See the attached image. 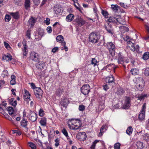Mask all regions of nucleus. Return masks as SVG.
Wrapping results in <instances>:
<instances>
[{
    "instance_id": "f257e3e1",
    "label": "nucleus",
    "mask_w": 149,
    "mask_h": 149,
    "mask_svg": "<svg viewBox=\"0 0 149 149\" xmlns=\"http://www.w3.org/2000/svg\"><path fill=\"white\" fill-rule=\"evenodd\" d=\"M81 125V121L79 120L72 119L69 121L68 126L70 129L77 130Z\"/></svg>"
},
{
    "instance_id": "f03ea898",
    "label": "nucleus",
    "mask_w": 149,
    "mask_h": 149,
    "mask_svg": "<svg viewBox=\"0 0 149 149\" xmlns=\"http://www.w3.org/2000/svg\"><path fill=\"white\" fill-rule=\"evenodd\" d=\"M144 82L141 78H137L135 82V86L139 90L142 91L144 86Z\"/></svg>"
},
{
    "instance_id": "7ed1b4c3",
    "label": "nucleus",
    "mask_w": 149,
    "mask_h": 149,
    "mask_svg": "<svg viewBox=\"0 0 149 149\" xmlns=\"http://www.w3.org/2000/svg\"><path fill=\"white\" fill-rule=\"evenodd\" d=\"M100 39V36L94 32L91 33L89 35V40L92 43L97 42Z\"/></svg>"
},
{
    "instance_id": "20e7f679",
    "label": "nucleus",
    "mask_w": 149,
    "mask_h": 149,
    "mask_svg": "<svg viewBox=\"0 0 149 149\" xmlns=\"http://www.w3.org/2000/svg\"><path fill=\"white\" fill-rule=\"evenodd\" d=\"M82 93L86 95L88 94L90 91V87L88 84L83 85L81 88Z\"/></svg>"
},
{
    "instance_id": "39448f33",
    "label": "nucleus",
    "mask_w": 149,
    "mask_h": 149,
    "mask_svg": "<svg viewBox=\"0 0 149 149\" xmlns=\"http://www.w3.org/2000/svg\"><path fill=\"white\" fill-rule=\"evenodd\" d=\"M29 119L32 122L35 121L37 118V115L33 111H30L27 116Z\"/></svg>"
},
{
    "instance_id": "423d86ee",
    "label": "nucleus",
    "mask_w": 149,
    "mask_h": 149,
    "mask_svg": "<svg viewBox=\"0 0 149 149\" xmlns=\"http://www.w3.org/2000/svg\"><path fill=\"white\" fill-rule=\"evenodd\" d=\"M77 138L80 141H84L85 140L86 137V134L85 132H79L77 134Z\"/></svg>"
},
{
    "instance_id": "0eeeda50",
    "label": "nucleus",
    "mask_w": 149,
    "mask_h": 149,
    "mask_svg": "<svg viewBox=\"0 0 149 149\" xmlns=\"http://www.w3.org/2000/svg\"><path fill=\"white\" fill-rule=\"evenodd\" d=\"M39 56L37 53L33 52H31L30 54V59L35 62L37 61L38 60Z\"/></svg>"
},
{
    "instance_id": "6e6552de",
    "label": "nucleus",
    "mask_w": 149,
    "mask_h": 149,
    "mask_svg": "<svg viewBox=\"0 0 149 149\" xmlns=\"http://www.w3.org/2000/svg\"><path fill=\"white\" fill-rule=\"evenodd\" d=\"M109 47V52L111 55H113L115 54V45L112 43L110 42L108 44Z\"/></svg>"
},
{
    "instance_id": "1a4fd4ad",
    "label": "nucleus",
    "mask_w": 149,
    "mask_h": 149,
    "mask_svg": "<svg viewBox=\"0 0 149 149\" xmlns=\"http://www.w3.org/2000/svg\"><path fill=\"white\" fill-rule=\"evenodd\" d=\"M130 98V97H127L125 100V102L123 108V109H128L131 105Z\"/></svg>"
},
{
    "instance_id": "9d476101",
    "label": "nucleus",
    "mask_w": 149,
    "mask_h": 149,
    "mask_svg": "<svg viewBox=\"0 0 149 149\" xmlns=\"http://www.w3.org/2000/svg\"><path fill=\"white\" fill-rule=\"evenodd\" d=\"M121 53L118 54V63L121 64L123 65L125 68L126 67L125 65L124 64V57L121 54Z\"/></svg>"
},
{
    "instance_id": "9b49d317",
    "label": "nucleus",
    "mask_w": 149,
    "mask_h": 149,
    "mask_svg": "<svg viewBox=\"0 0 149 149\" xmlns=\"http://www.w3.org/2000/svg\"><path fill=\"white\" fill-rule=\"evenodd\" d=\"M105 28L108 33L113 34L114 33V31L111 25L109 24L107 26H105Z\"/></svg>"
},
{
    "instance_id": "f8f14e48",
    "label": "nucleus",
    "mask_w": 149,
    "mask_h": 149,
    "mask_svg": "<svg viewBox=\"0 0 149 149\" xmlns=\"http://www.w3.org/2000/svg\"><path fill=\"white\" fill-rule=\"evenodd\" d=\"M69 103V99L68 98H65L61 100L60 104L64 107H66Z\"/></svg>"
},
{
    "instance_id": "ddd939ff",
    "label": "nucleus",
    "mask_w": 149,
    "mask_h": 149,
    "mask_svg": "<svg viewBox=\"0 0 149 149\" xmlns=\"http://www.w3.org/2000/svg\"><path fill=\"white\" fill-rule=\"evenodd\" d=\"M77 24L79 26H81L85 23V21L81 18L78 17L76 19Z\"/></svg>"
},
{
    "instance_id": "4468645a",
    "label": "nucleus",
    "mask_w": 149,
    "mask_h": 149,
    "mask_svg": "<svg viewBox=\"0 0 149 149\" xmlns=\"http://www.w3.org/2000/svg\"><path fill=\"white\" fill-rule=\"evenodd\" d=\"M23 45L24 46V48L22 50L23 55L24 56H26L27 54V46L26 45L25 41H23L22 42Z\"/></svg>"
},
{
    "instance_id": "2eb2a0df",
    "label": "nucleus",
    "mask_w": 149,
    "mask_h": 149,
    "mask_svg": "<svg viewBox=\"0 0 149 149\" xmlns=\"http://www.w3.org/2000/svg\"><path fill=\"white\" fill-rule=\"evenodd\" d=\"M2 58L3 60H6V61L9 60L11 61L13 59L12 56L8 53L6 55H3Z\"/></svg>"
},
{
    "instance_id": "dca6fc26",
    "label": "nucleus",
    "mask_w": 149,
    "mask_h": 149,
    "mask_svg": "<svg viewBox=\"0 0 149 149\" xmlns=\"http://www.w3.org/2000/svg\"><path fill=\"white\" fill-rule=\"evenodd\" d=\"M135 45L130 41L127 42V46L133 51H135Z\"/></svg>"
},
{
    "instance_id": "f3484780",
    "label": "nucleus",
    "mask_w": 149,
    "mask_h": 149,
    "mask_svg": "<svg viewBox=\"0 0 149 149\" xmlns=\"http://www.w3.org/2000/svg\"><path fill=\"white\" fill-rule=\"evenodd\" d=\"M36 65L37 68L41 69L45 66V64L43 61H39L36 63Z\"/></svg>"
},
{
    "instance_id": "a211bd4d",
    "label": "nucleus",
    "mask_w": 149,
    "mask_h": 149,
    "mask_svg": "<svg viewBox=\"0 0 149 149\" xmlns=\"http://www.w3.org/2000/svg\"><path fill=\"white\" fill-rule=\"evenodd\" d=\"M10 14L15 19H17L19 18V15L18 12H16L15 13H10Z\"/></svg>"
},
{
    "instance_id": "6ab92c4d",
    "label": "nucleus",
    "mask_w": 149,
    "mask_h": 149,
    "mask_svg": "<svg viewBox=\"0 0 149 149\" xmlns=\"http://www.w3.org/2000/svg\"><path fill=\"white\" fill-rule=\"evenodd\" d=\"M116 24H117V22H118L120 24H122L123 25L124 24H125L124 21L123 20L121 17L120 16H118L116 17Z\"/></svg>"
},
{
    "instance_id": "aec40b11",
    "label": "nucleus",
    "mask_w": 149,
    "mask_h": 149,
    "mask_svg": "<svg viewBox=\"0 0 149 149\" xmlns=\"http://www.w3.org/2000/svg\"><path fill=\"white\" fill-rule=\"evenodd\" d=\"M9 102L10 104L15 107L17 104V101L15 100L14 98H13L9 100Z\"/></svg>"
},
{
    "instance_id": "412c9836",
    "label": "nucleus",
    "mask_w": 149,
    "mask_h": 149,
    "mask_svg": "<svg viewBox=\"0 0 149 149\" xmlns=\"http://www.w3.org/2000/svg\"><path fill=\"white\" fill-rule=\"evenodd\" d=\"M74 19V16L72 14H70L66 17V20L68 22H70L72 21Z\"/></svg>"
},
{
    "instance_id": "4be33fe9",
    "label": "nucleus",
    "mask_w": 149,
    "mask_h": 149,
    "mask_svg": "<svg viewBox=\"0 0 149 149\" xmlns=\"http://www.w3.org/2000/svg\"><path fill=\"white\" fill-rule=\"evenodd\" d=\"M145 117V112L143 111H141L139 116V118L140 120H144Z\"/></svg>"
},
{
    "instance_id": "5701e85b",
    "label": "nucleus",
    "mask_w": 149,
    "mask_h": 149,
    "mask_svg": "<svg viewBox=\"0 0 149 149\" xmlns=\"http://www.w3.org/2000/svg\"><path fill=\"white\" fill-rule=\"evenodd\" d=\"M116 17H110L107 19V20L110 23H112L114 24H116Z\"/></svg>"
},
{
    "instance_id": "b1692460",
    "label": "nucleus",
    "mask_w": 149,
    "mask_h": 149,
    "mask_svg": "<svg viewBox=\"0 0 149 149\" xmlns=\"http://www.w3.org/2000/svg\"><path fill=\"white\" fill-rule=\"evenodd\" d=\"M28 122L27 120H22L20 122L21 125L23 127L27 128Z\"/></svg>"
},
{
    "instance_id": "393cba45",
    "label": "nucleus",
    "mask_w": 149,
    "mask_h": 149,
    "mask_svg": "<svg viewBox=\"0 0 149 149\" xmlns=\"http://www.w3.org/2000/svg\"><path fill=\"white\" fill-rule=\"evenodd\" d=\"M36 20L34 19L33 17L30 18L28 21V24L31 26L33 25L36 22Z\"/></svg>"
},
{
    "instance_id": "a878e982",
    "label": "nucleus",
    "mask_w": 149,
    "mask_h": 149,
    "mask_svg": "<svg viewBox=\"0 0 149 149\" xmlns=\"http://www.w3.org/2000/svg\"><path fill=\"white\" fill-rule=\"evenodd\" d=\"M131 72L132 75H135L138 74L139 71L135 68H133L131 70Z\"/></svg>"
},
{
    "instance_id": "bb28decb",
    "label": "nucleus",
    "mask_w": 149,
    "mask_h": 149,
    "mask_svg": "<svg viewBox=\"0 0 149 149\" xmlns=\"http://www.w3.org/2000/svg\"><path fill=\"white\" fill-rule=\"evenodd\" d=\"M136 146L138 149H142L144 147L143 143L140 141L137 142Z\"/></svg>"
},
{
    "instance_id": "cd10ccee",
    "label": "nucleus",
    "mask_w": 149,
    "mask_h": 149,
    "mask_svg": "<svg viewBox=\"0 0 149 149\" xmlns=\"http://www.w3.org/2000/svg\"><path fill=\"white\" fill-rule=\"evenodd\" d=\"M142 58L145 60L148 59L149 58V52H147L144 53L143 56Z\"/></svg>"
},
{
    "instance_id": "c85d7f7f",
    "label": "nucleus",
    "mask_w": 149,
    "mask_h": 149,
    "mask_svg": "<svg viewBox=\"0 0 149 149\" xmlns=\"http://www.w3.org/2000/svg\"><path fill=\"white\" fill-rule=\"evenodd\" d=\"M91 64L93 65V66H95V65H98V62L95 58H92Z\"/></svg>"
},
{
    "instance_id": "c756f323",
    "label": "nucleus",
    "mask_w": 149,
    "mask_h": 149,
    "mask_svg": "<svg viewBox=\"0 0 149 149\" xmlns=\"http://www.w3.org/2000/svg\"><path fill=\"white\" fill-rule=\"evenodd\" d=\"M125 93L124 91L123 88H118L117 89V93L119 95H122Z\"/></svg>"
},
{
    "instance_id": "7c9ffc66",
    "label": "nucleus",
    "mask_w": 149,
    "mask_h": 149,
    "mask_svg": "<svg viewBox=\"0 0 149 149\" xmlns=\"http://www.w3.org/2000/svg\"><path fill=\"white\" fill-rule=\"evenodd\" d=\"M63 37L61 35H58L56 38V40L58 42H61L63 41Z\"/></svg>"
},
{
    "instance_id": "2f4dec72",
    "label": "nucleus",
    "mask_w": 149,
    "mask_h": 149,
    "mask_svg": "<svg viewBox=\"0 0 149 149\" xmlns=\"http://www.w3.org/2000/svg\"><path fill=\"white\" fill-rule=\"evenodd\" d=\"M132 127L130 126L127 128L126 130V132L128 135H130L132 133Z\"/></svg>"
},
{
    "instance_id": "473e14b6",
    "label": "nucleus",
    "mask_w": 149,
    "mask_h": 149,
    "mask_svg": "<svg viewBox=\"0 0 149 149\" xmlns=\"http://www.w3.org/2000/svg\"><path fill=\"white\" fill-rule=\"evenodd\" d=\"M111 8L115 12H117L119 8V7L117 5H111Z\"/></svg>"
},
{
    "instance_id": "72a5a7b5",
    "label": "nucleus",
    "mask_w": 149,
    "mask_h": 149,
    "mask_svg": "<svg viewBox=\"0 0 149 149\" xmlns=\"http://www.w3.org/2000/svg\"><path fill=\"white\" fill-rule=\"evenodd\" d=\"M34 93H40V95L42 94V91L40 88H37L34 90Z\"/></svg>"
},
{
    "instance_id": "f704fd0d",
    "label": "nucleus",
    "mask_w": 149,
    "mask_h": 149,
    "mask_svg": "<svg viewBox=\"0 0 149 149\" xmlns=\"http://www.w3.org/2000/svg\"><path fill=\"white\" fill-rule=\"evenodd\" d=\"M41 125L43 126H45L46 123V119L45 118H42L40 121Z\"/></svg>"
},
{
    "instance_id": "c9c22d12",
    "label": "nucleus",
    "mask_w": 149,
    "mask_h": 149,
    "mask_svg": "<svg viewBox=\"0 0 149 149\" xmlns=\"http://www.w3.org/2000/svg\"><path fill=\"white\" fill-rule=\"evenodd\" d=\"M25 7L26 9H27L30 7V0H25Z\"/></svg>"
},
{
    "instance_id": "e433bc0d",
    "label": "nucleus",
    "mask_w": 149,
    "mask_h": 149,
    "mask_svg": "<svg viewBox=\"0 0 149 149\" xmlns=\"http://www.w3.org/2000/svg\"><path fill=\"white\" fill-rule=\"evenodd\" d=\"M100 140H95L93 143L92 145L90 147V149H95L96 144Z\"/></svg>"
},
{
    "instance_id": "4c0bfd02",
    "label": "nucleus",
    "mask_w": 149,
    "mask_h": 149,
    "mask_svg": "<svg viewBox=\"0 0 149 149\" xmlns=\"http://www.w3.org/2000/svg\"><path fill=\"white\" fill-rule=\"evenodd\" d=\"M108 79V83L109 84L113 82L114 81L113 76L112 75H111L109 77Z\"/></svg>"
},
{
    "instance_id": "58836bf2",
    "label": "nucleus",
    "mask_w": 149,
    "mask_h": 149,
    "mask_svg": "<svg viewBox=\"0 0 149 149\" xmlns=\"http://www.w3.org/2000/svg\"><path fill=\"white\" fill-rule=\"evenodd\" d=\"M8 113L10 115H12L14 113V109L12 107H8Z\"/></svg>"
},
{
    "instance_id": "ea45409f",
    "label": "nucleus",
    "mask_w": 149,
    "mask_h": 149,
    "mask_svg": "<svg viewBox=\"0 0 149 149\" xmlns=\"http://www.w3.org/2000/svg\"><path fill=\"white\" fill-rule=\"evenodd\" d=\"M102 13L105 18H107L108 17L109 14L107 11L102 10Z\"/></svg>"
},
{
    "instance_id": "a19ab883",
    "label": "nucleus",
    "mask_w": 149,
    "mask_h": 149,
    "mask_svg": "<svg viewBox=\"0 0 149 149\" xmlns=\"http://www.w3.org/2000/svg\"><path fill=\"white\" fill-rule=\"evenodd\" d=\"M62 132L63 134L68 139V137H69L68 136V132L65 129V128H63L62 130Z\"/></svg>"
},
{
    "instance_id": "79ce46f5",
    "label": "nucleus",
    "mask_w": 149,
    "mask_h": 149,
    "mask_svg": "<svg viewBox=\"0 0 149 149\" xmlns=\"http://www.w3.org/2000/svg\"><path fill=\"white\" fill-rule=\"evenodd\" d=\"M28 143L29 145V146L32 149H36V146L33 143L31 142H29Z\"/></svg>"
},
{
    "instance_id": "37998d69",
    "label": "nucleus",
    "mask_w": 149,
    "mask_h": 149,
    "mask_svg": "<svg viewBox=\"0 0 149 149\" xmlns=\"http://www.w3.org/2000/svg\"><path fill=\"white\" fill-rule=\"evenodd\" d=\"M54 11L55 13L57 14L61 12V10L60 8L55 7L54 9Z\"/></svg>"
},
{
    "instance_id": "c03bdc74",
    "label": "nucleus",
    "mask_w": 149,
    "mask_h": 149,
    "mask_svg": "<svg viewBox=\"0 0 149 149\" xmlns=\"http://www.w3.org/2000/svg\"><path fill=\"white\" fill-rule=\"evenodd\" d=\"M11 19V17L8 15H6L5 16V21L7 22H9Z\"/></svg>"
},
{
    "instance_id": "a18cd8bd",
    "label": "nucleus",
    "mask_w": 149,
    "mask_h": 149,
    "mask_svg": "<svg viewBox=\"0 0 149 149\" xmlns=\"http://www.w3.org/2000/svg\"><path fill=\"white\" fill-rule=\"evenodd\" d=\"M144 140L146 141H149V134H144L143 136Z\"/></svg>"
},
{
    "instance_id": "49530a36",
    "label": "nucleus",
    "mask_w": 149,
    "mask_h": 149,
    "mask_svg": "<svg viewBox=\"0 0 149 149\" xmlns=\"http://www.w3.org/2000/svg\"><path fill=\"white\" fill-rule=\"evenodd\" d=\"M147 97V95L146 94L141 95L139 96L138 97V99L140 100H143L144 98Z\"/></svg>"
},
{
    "instance_id": "de8ad7c7",
    "label": "nucleus",
    "mask_w": 149,
    "mask_h": 149,
    "mask_svg": "<svg viewBox=\"0 0 149 149\" xmlns=\"http://www.w3.org/2000/svg\"><path fill=\"white\" fill-rule=\"evenodd\" d=\"M120 144L119 143H117L114 145V148L115 149H120Z\"/></svg>"
},
{
    "instance_id": "09e8293b",
    "label": "nucleus",
    "mask_w": 149,
    "mask_h": 149,
    "mask_svg": "<svg viewBox=\"0 0 149 149\" xmlns=\"http://www.w3.org/2000/svg\"><path fill=\"white\" fill-rule=\"evenodd\" d=\"M144 74L146 76H149V67L146 68L145 70Z\"/></svg>"
},
{
    "instance_id": "8fccbe9b",
    "label": "nucleus",
    "mask_w": 149,
    "mask_h": 149,
    "mask_svg": "<svg viewBox=\"0 0 149 149\" xmlns=\"http://www.w3.org/2000/svg\"><path fill=\"white\" fill-rule=\"evenodd\" d=\"M12 132L13 133L15 134L16 133V135H20L21 134V133L20 131L17 130H14L12 131Z\"/></svg>"
},
{
    "instance_id": "3c124183",
    "label": "nucleus",
    "mask_w": 149,
    "mask_h": 149,
    "mask_svg": "<svg viewBox=\"0 0 149 149\" xmlns=\"http://www.w3.org/2000/svg\"><path fill=\"white\" fill-rule=\"evenodd\" d=\"M85 107L83 105H80L79 107V109L80 111H83L84 110Z\"/></svg>"
},
{
    "instance_id": "603ef678",
    "label": "nucleus",
    "mask_w": 149,
    "mask_h": 149,
    "mask_svg": "<svg viewBox=\"0 0 149 149\" xmlns=\"http://www.w3.org/2000/svg\"><path fill=\"white\" fill-rule=\"evenodd\" d=\"M119 28L120 29H124L125 30V31H125H129V29L127 27H126L125 26H120V27H119Z\"/></svg>"
},
{
    "instance_id": "864d4df0",
    "label": "nucleus",
    "mask_w": 149,
    "mask_h": 149,
    "mask_svg": "<svg viewBox=\"0 0 149 149\" xmlns=\"http://www.w3.org/2000/svg\"><path fill=\"white\" fill-rule=\"evenodd\" d=\"M8 75V73L7 70H4L3 71L2 75V76L3 75V77H4L5 76H7Z\"/></svg>"
},
{
    "instance_id": "5fc2aeb1",
    "label": "nucleus",
    "mask_w": 149,
    "mask_h": 149,
    "mask_svg": "<svg viewBox=\"0 0 149 149\" xmlns=\"http://www.w3.org/2000/svg\"><path fill=\"white\" fill-rule=\"evenodd\" d=\"M55 141L56 142L55 143V146H56V147H58L59 144V139L58 138H56L55 139Z\"/></svg>"
},
{
    "instance_id": "6e6d98bb",
    "label": "nucleus",
    "mask_w": 149,
    "mask_h": 149,
    "mask_svg": "<svg viewBox=\"0 0 149 149\" xmlns=\"http://www.w3.org/2000/svg\"><path fill=\"white\" fill-rule=\"evenodd\" d=\"M39 115L40 116H43L44 115V111L42 109H40L39 112Z\"/></svg>"
},
{
    "instance_id": "4d7b16f0",
    "label": "nucleus",
    "mask_w": 149,
    "mask_h": 149,
    "mask_svg": "<svg viewBox=\"0 0 149 149\" xmlns=\"http://www.w3.org/2000/svg\"><path fill=\"white\" fill-rule=\"evenodd\" d=\"M4 44L5 47L8 49L10 48V47L9 44L6 42H4Z\"/></svg>"
},
{
    "instance_id": "13d9d810",
    "label": "nucleus",
    "mask_w": 149,
    "mask_h": 149,
    "mask_svg": "<svg viewBox=\"0 0 149 149\" xmlns=\"http://www.w3.org/2000/svg\"><path fill=\"white\" fill-rule=\"evenodd\" d=\"M26 36L29 38H31V32L30 30H28L26 32Z\"/></svg>"
},
{
    "instance_id": "bf43d9fd",
    "label": "nucleus",
    "mask_w": 149,
    "mask_h": 149,
    "mask_svg": "<svg viewBox=\"0 0 149 149\" xmlns=\"http://www.w3.org/2000/svg\"><path fill=\"white\" fill-rule=\"evenodd\" d=\"M14 1L15 4L19 5H21V0H15Z\"/></svg>"
},
{
    "instance_id": "052dcab7",
    "label": "nucleus",
    "mask_w": 149,
    "mask_h": 149,
    "mask_svg": "<svg viewBox=\"0 0 149 149\" xmlns=\"http://www.w3.org/2000/svg\"><path fill=\"white\" fill-rule=\"evenodd\" d=\"M47 32L49 33H51L52 31V29L51 26H48L46 29Z\"/></svg>"
},
{
    "instance_id": "680f3d73",
    "label": "nucleus",
    "mask_w": 149,
    "mask_h": 149,
    "mask_svg": "<svg viewBox=\"0 0 149 149\" xmlns=\"http://www.w3.org/2000/svg\"><path fill=\"white\" fill-rule=\"evenodd\" d=\"M50 21V19L47 17L46 18V20L45 21V22L46 23L47 25H48L50 23L49 22Z\"/></svg>"
},
{
    "instance_id": "e2e57ef3",
    "label": "nucleus",
    "mask_w": 149,
    "mask_h": 149,
    "mask_svg": "<svg viewBox=\"0 0 149 149\" xmlns=\"http://www.w3.org/2000/svg\"><path fill=\"white\" fill-rule=\"evenodd\" d=\"M146 104L145 103H144L142 107V109L141 111H143L145 112V109L146 108Z\"/></svg>"
},
{
    "instance_id": "0e129e2a",
    "label": "nucleus",
    "mask_w": 149,
    "mask_h": 149,
    "mask_svg": "<svg viewBox=\"0 0 149 149\" xmlns=\"http://www.w3.org/2000/svg\"><path fill=\"white\" fill-rule=\"evenodd\" d=\"M58 50V48L57 47H55L53 48L52 50V52L54 53H55Z\"/></svg>"
},
{
    "instance_id": "69168bd1",
    "label": "nucleus",
    "mask_w": 149,
    "mask_h": 149,
    "mask_svg": "<svg viewBox=\"0 0 149 149\" xmlns=\"http://www.w3.org/2000/svg\"><path fill=\"white\" fill-rule=\"evenodd\" d=\"M120 4L121 6L124 7L125 8H126L127 6L126 5L123 3L120 2Z\"/></svg>"
},
{
    "instance_id": "338daca9",
    "label": "nucleus",
    "mask_w": 149,
    "mask_h": 149,
    "mask_svg": "<svg viewBox=\"0 0 149 149\" xmlns=\"http://www.w3.org/2000/svg\"><path fill=\"white\" fill-rule=\"evenodd\" d=\"M16 83L15 79H11L10 81V84L12 85H14Z\"/></svg>"
},
{
    "instance_id": "774afa93",
    "label": "nucleus",
    "mask_w": 149,
    "mask_h": 149,
    "mask_svg": "<svg viewBox=\"0 0 149 149\" xmlns=\"http://www.w3.org/2000/svg\"><path fill=\"white\" fill-rule=\"evenodd\" d=\"M31 88L33 89L34 90H35L36 88H37V87L35 86V84L33 83H31Z\"/></svg>"
}]
</instances>
